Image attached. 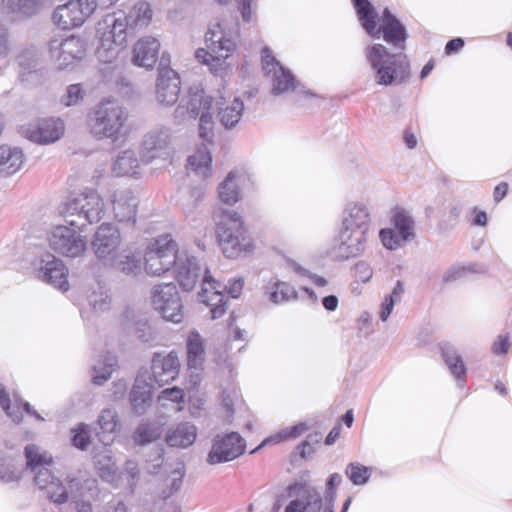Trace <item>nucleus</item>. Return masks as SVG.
Listing matches in <instances>:
<instances>
[{
    "label": "nucleus",
    "instance_id": "f257e3e1",
    "mask_svg": "<svg viewBox=\"0 0 512 512\" xmlns=\"http://www.w3.org/2000/svg\"><path fill=\"white\" fill-rule=\"evenodd\" d=\"M27 466L35 473L34 481L38 488L45 493V496L56 504H64L68 499L77 501L82 497L81 481L77 478L68 480L64 485L46 467L52 461L46 453H41L34 444L25 447Z\"/></svg>",
    "mask_w": 512,
    "mask_h": 512
},
{
    "label": "nucleus",
    "instance_id": "f03ea898",
    "mask_svg": "<svg viewBox=\"0 0 512 512\" xmlns=\"http://www.w3.org/2000/svg\"><path fill=\"white\" fill-rule=\"evenodd\" d=\"M370 222V211L365 204L350 202L345 206L338 236L339 244L335 247L338 259L356 257L364 251Z\"/></svg>",
    "mask_w": 512,
    "mask_h": 512
},
{
    "label": "nucleus",
    "instance_id": "7ed1b4c3",
    "mask_svg": "<svg viewBox=\"0 0 512 512\" xmlns=\"http://www.w3.org/2000/svg\"><path fill=\"white\" fill-rule=\"evenodd\" d=\"M60 213L69 226L82 230L102 219L104 203L95 190L85 189L82 192L71 194Z\"/></svg>",
    "mask_w": 512,
    "mask_h": 512
},
{
    "label": "nucleus",
    "instance_id": "20e7f679",
    "mask_svg": "<svg viewBox=\"0 0 512 512\" xmlns=\"http://www.w3.org/2000/svg\"><path fill=\"white\" fill-rule=\"evenodd\" d=\"M366 58L375 70L378 85L403 83L410 76V65L405 55L391 54L382 44L367 47Z\"/></svg>",
    "mask_w": 512,
    "mask_h": 512
},
{
    "label": "nucleus",
    "instance_id": "39448f33",
    "mask_svg": "<svg viewBox=\"0 0 512 512\" xmlns=\"http://www.w3.org/2000/svg\"><path fill=\"white\" fill-rule=\"evenodd\" d=\"M216 232L219 244L227 258H237L252 247V241L244 223L234 211L223 212Z\"/></svg>",
    "mask_w": 512,
    "mask_h": 512
},
{
    "label": "nucleus",
    "instance_id": "423d86ee",
    "mask_svg": "<svg viewBox=\"0 0 512 512\" xmlns=\"http://www.w3.org/2000/svg\"><path fill=\"white\" fill-rule=\"evenodd\" d=\"M128 117V111L117 101H102L95 107L91 117V133L98 139L110 138L116 141L123 134Z\"/></svg>",
    "mask_w": 512,
    "mask_h": 512
},
{
    "label": "nucleus",
    "instance_id": "0eeeda50",
    "mask_svg": "<svg viewBox=\"0 0 512 512\" xmlns=\"http://www.w3.org/2000/svg\"><path fill=\"white\" fill-rule=\"evenodd\" d=\"M177 243L171 235H161L146 249L144 268L147 274L159 276L169 271L177 259Z\"/></svg>",
    "mask_w": 512,
    "mask_h": 512
},
{
    "label": "nucleus",
    "instance_id": "6e6552de",
    "mask_svg": "<svg viewBox=\"0 0 512 512\" xmlns=\"http://www.w3.org/2000/svg\"><path fill=\"white\" fill-rule=\"evenodd\" d=\"M284 498L292 500L284 512H323L325 498L311 484L295 481L286 487Z\"/></svg>",
    "mask_w": 512,
    "mask_h": 512
},
{
    "label": "nucleus",
    "instance_id": "1a4fd4ad",
    "mask_svg": "<svg viewBox=\"0 0 512 512\" xmlns=\"http://www.w3.org/2000/svg\"><path fill=\"white\" fill-rule=\"evenodd\" d=\"M97 8L102 9L99 0H70L54 10L52 20L59 28L69 30L81 26Z\"/></svg>",
    "mask_w": 512,
    "mask_h": 512
},
{
    "label": "nucleus",
    "instance_id": "9d476101",
    "mask_svg": "<svg viewBox=\"0 0 512 512\" xmlns=\"http://www.w3.org/2000/svg\"><path fill=\"white\" fill-rule=\"evenodd\" d=\"M152 304L163 319L173 323H180L182 321L183 305L174 283H164L154 286Z\"/></svg>",
    "mask_w": 512,
    "mask_h": 512
},
{
    "label": "nucleus",
    "instance_id": "9b49d317",
    "mask_svg": "<svg viewBox=\"0 0 512 512\" xmlns=\"http://www.w3.org/2000/svg\"><path fill=\"white\" fill-rule=\"evenodd\" d=\"M245 448L246 442L237 432L216 435L206 461L210 465L229 462L241 456Z\"/></svg>",
    "mask_w": 512,
    "mask_h": 512
},
{
    "label": "nucleus",
    "instance_id": "f8f14e48",
    "mask_svg": "<svg viewBox=\"0 0 512 512\" xmlns=\"http://www.w3.org/2000/svg\"><path fill=\"white\" fill-rule=\"evenodd\" d=\"M77 228L59 225L53 229L49 236V246L57 253L67 257H78L86 250V239L77 231Z\"/></svg>",
    "mask_w": 512,
    "mask_h": 512
},
{
    "label": "nucleus",
    "instance_id": "ddd939ff",
    "mask_svg": "<svg viewBox=\"0 0 512 512\" xmlns=\"http://www.w3.org/2000/svg\"><path fill=\"white\" fill-rule=\"evenodd\" d=\"M171 130L165 126H157L149 130L141 144V157L146 163L157 158H166L170 153Z\"/></svg>",
    "mask_w": 512,
    "mask_h": 512
},
{
    "label": "nucleus",
    "instance_id": "4468645a",
    "mask_svg": "<svg viewBox=\"0 0 512 512\" xmlns=\"http://www.w3.org/2000/svg\"><path fill=\"white\" fill-rule=\"evenodd\" d=\"M85 52V42L75 36L49 41L50 56L60 69L68 67L75 60L82 59Z\"/></svg>",
    "mask_w": 512,
    "mask_h": 512
},
{
    "label": "nucleus",
    "instance_id": "2eb2a0df",
    "mask_svg": "<svg viewBox=\"0 0 512 512\" xmlns=\"http://www.w3.org/2000/svg\"><path fill=\"white\" fill-rule=\"evenodd\" d=\"M181 80L178 73L172 68L160 63L156 81V100L166 107L173 106L179 99Z\"/></svg>",
    "mask_w": 512,
    "mask_h": 512
},
{
    "label": "nucleus",
    "instance_id": "dca6fc26",
    "mask_svg": "<svg viewBox=\"0 0 512 512\" xmlns=\"http://www.w3.org/2000/svg\"><path fill=\"white\" fill-rule=\"evenodd\" d=\"M212 106V97L205 94L198 87L190 88L188 95L184 97L173 112L174 120L180 123L186 119L195 120L203 111H208Z\"/></svg>",
    "mask_w": 512,
    "mask_h": 512
},
{
    "label": "nucleus",
    "instance_id": "f3484780",
    "mask_svg": "<svg viewBox=\"0 0 512 512\" xmlns=\"http://www.w3.org/2000/svg\"><path fill=\"white\" fill-rule=\"evenodd\" d=\"M120 243L121 235L119 230L110 223H103L95 232L91 247L96 257L106 265L116 254L115 252Z\"/></svg>",
    "mask_w": 512,
    "mask_h": 512
},
{
    "label": "nucleus",
    "instance_id": "a211bd4d",
    "mask_svg": "<svg viewBox=\"0 0 512 512\" xmlns=\"http://www.w3.org/2000/svg\"><path fill=\"white\" fill-rule=\"evenodd\" d=\"M37 277L62 291H67L69 288L68 269L61 259L50 253L41 256L37 267Z\"/></svg>",
    "mask_w": 512,
    "mask_h": 512
},
{
    "label": "nucleus",
    "instance_id": "6ab92c4d",
    "mask_svg": "<svg viewBox=\"0 0 512 512\" xmlns=\"http://www.w3.org/2000/svg\"><path fill=\"white\" fill-rule=\"evenodd\" d=\"M180 362L175 352L155 353L151 360L152 378L159 387L174 381L179 375Z\"/></svg>",
    "mask_w": 512,
    "mask_h": 512
},
{
    "label": "nucleus",
    "instance_id": "aec40b11",
    "mask_svg": "<svg viewBox=\"0 0 512 512\" xmlns=\"http://www.w3.org/2000/svg\"><path fill=\"white\" fill-rule=\"evenodd\" d=\"M176 279L184 291H191L201 276V267L196 257L186 252L177 253L173 264Z\"/></svg>",
    "mask_w": 512,
    "mask_h": 512
},
{
    "label": "nucleus",
    "instance_id": "412c9836",
    "mask_svg": "<svg viewBox=\"0 0 512 512\" xmlns=\"http://www.w3.org/2000/svg\"><path fill=\"white\" fill-rule=\"evenodd\" d=\"M203 285H209L213 290L211 296H207L208 289L203 287L201 292L199 293L200 301L205 303L207 306H210V313L212 319H217L223 316L226 312V304L227 301L225 299V295L222 293L221 289H226V286L222 285L220 282L216 281L210 274L207 269H205L203 278Z\"/></svg>",
    "mask_w": 512,
    "mask_h": 512
},
{
    "label": "nucleus",
    "instance_id": "4be33fe9",
    "mask_svg": "<svg viewBox=\"0 0 512 512\" xmlns=\"http://www.w3.org/2000/svg\"><path fill=\"white\" fill-rule=\"evenodd\" d=\"M64 132V124L61 119H42L35 126H29L24 130L25 136L36 143L48 144L57 141Z\"/></svg>",
    "mask_w": 512,
    "mask_h": 512
},
{
    "label": "nucleus",
    "instance_id": "5701e85b",
    "mask_svg": "<svg viewBox=\"0 0 512 512\" xmlns=\"http://www.w3.org/2000/svg\"><path fill=\"white\" fill-rule=\"evenodd\" d=\"M152 384L147 381V371L140 372L130 391V403L133 412L137 415L145 413L151 405Z\"/></svg>",
    "mask_w": 512,
    "mask_h": 512
},
{
    "label": "nucleus",
    "instance_id": "b1692460",
    "mask_svg": "<svg viewBox=\"0 0 512 512\" xmlns=\"http://www.w3.org/2000/svg\"><path fill=\"white\" fill-rule=\"evenodd\" d=\"M139 200L131 190L117 191L114 194L113 211L119 222L134 224Z\"/></svg>",
    "mask_w": 512,
    "mask_h": 512
},
{
    "label": "nucleus",
    "instance_id": "393cba45",
    "mask_svg": "<svg viewBox=\"0 0 512 512\" xmlns=\"http://www.w3.org/2000/svg\"><path fill=\"white\" fill-rule=\"evenodd\" d=\"M160 43L156 38L145 37L134 46L132 61L135 65L151 68L156 63Z\"/></svg>",
    "mask_w": 512,
    "mask_h": 512
},
{
    "label": "nucleus",
    "instance_id": "a878e982",
    "mask_svg": "<svg viewBox=\"0 0 512 512\" xmlns=\"http://www.w3.org/2000/svg\"><path fill=\"white\" fill-rule=\"evenodd\" d=\"M107 264L126 275L136 276L141 271L142 253L130 248L116 253Z\"/></svg>",
    "mask_w": 512,
    "mask_h": 512
},
{
    "label": "nucleus",
    "instance_id": "bb28decb",
    "mask_svg": "<svg viewBox=\"0 0 512 512\" xmlns=\"http://www.w3.org/2000/svg\"><path fill=\"white\" fill-rule=\"evenodd\" d=\"M383 24L378 30L383 33V38L387 43H391L398 46L400 43H404L407 39V32L405 26L399 21V19L393 15L388 8L383 10L382 15Z\"/></svg>",
    "mask_w": 512,
    "mask_h": 512
},
{
    "label": "nucleus",
    "instance_id": "cd10ccee",
    "mask_svg": "<svg viewBox=\"0 0 512 512\" xmlns=\"http://www.w3.org/2000/svg\"><path fill=\"white\" fill-rule=\"evenodd\" d=\"M390 221L404 242L415 238V220L408 210L396 206L391 210Z\"/></svg>",
    "mask_w": 512,
    "mask_h": 512
},
{
    "label": "nucleus",
    "instance_id": "c85d7f7f",
    "mask_svg": "<svg viewBox=\"0 0 512 512\" xmlns=\"http://www.w3.org/2000/svg\"><path fill=\"white\" fill-rule=\"evenodd\" d=\"M105 23L111 25V29L108 33L104 34L103 38H109L110 41L118 45L124 46L128 34H132L135 31L133 24H131L129 18L124 14L119 17L108 15L105 19Z\"/></svg>",
    "mask_w": 512,
    "mask_h": 512
},
{
    "label": "nucleus",
    "instance_id": "c756f323",
    "mask_svg": "<svg viewBox=\"0 0 512 512\" xmlns=\"http://www.w3.org/2000/svg\"><path fill=\"white\" fill-rule=\"evenodd\" d=\"M196 436V426L190 422H182L168 431L166 442L171 447L186 448L194 443Z\"/></svg>",
    "mask_w": 512,
    "mask_h": 512
},
{
    "label": "nucleus",
    "instance_id": "7c9ffc66",
    "mask_svg": "<svg viewBox=\"0 0 512 512\" xmlns=\"http://www.w3.org/2000/svg\"><path fill=\"white\" fill-rule=\"evenodd\" d=\"M23 164V153L19 148L0 146V174L5 176L16 173Z\"/></svg>",
    "mask_w": 512,
    "mask_h": 512
},
{
    "label": "nucleus",
    "instance_id": "2f4dec72",
    "mask_svg": "<svg viewBox=\"0 0 512 512\" xmlns=\"http://www.w3.org/2000/svg\"><path fill=\"white\" fill-rule=\"evenodd\" d=\"M440 349L442 358L451 374L455 376L457 381L464 379L466 377V367L457 349L449 343H442Z\"/></svg>",
    "mask_w": 512,
    "mask_h": 512
},
{
    "label": "nucleus",
    "instance_id": "473e14b6",
    "mask_svg": "<svg viewBox=\"0 0 512 512\" xmlns=\"http://www.w3.org/2000/svg\"><path fill=\"white\" fill-rule=\"evenodd\" d=\"M205 360V348L201 335L192 331L187 339V365L189 368H201Z\"/></svg>",
    "mask_w": 512,
    "mask_h": 512
},
{
    "label": "nucleus",
    "instance_id": "72a5a7b5",
    "mask_svg": "<svg viewBox=\"0 0 512 512\" xmlns=\"http://www.w3.org/2000/svg\"><path fill=\"white\" fill-rule=\"evenodd\" d=\"M139 167V160L135 151L125 150L117 156L112 171L116 176H134L138 174Z\"/></svg>",
    "mask_w": 512,
    "mask_h": 512
},
{
    "label": "nucleus",
    "instance_id": "f704fd0d",
    "mask_svg": "<svg viewBox=\"0 0 512 512\" xmlns=\"http://www.w3.org/2000/svg\"><path fill=\"white\" fill-rule=\"evenodd\" d=\"M243 110V101L235 98L230 104L219 108L217 115L219 122L226 129H232L240 121Z\"/></svg>",
    "mask_w": 512,
    "mask_h": 512
},
{
    "label": "nucleus",
    "instance_id": "c9c22d12",
    "mask_svg": "<svg viewBox=\"0 0 512 512\" xmlns=\"http://www.w3.org/2000/svg\"><path fill=\"white\" fill-rule=\"evenodd\" d=\"M359 21L367 33L372 34L376 28L377 12L369 0H352Z\"/></svg>",
    "mask_w": 512,
    "mask_h": 512
},
{
    "label": "nucleus",
    "instance_id": "e433bc0d",
    "mask_svg": "<svg viewBox=\"0 0 512 512\" xmlns=\"http://www.w3.org/2000/svg\"><path fill=\"white\" fill-rule=\"evenodd\" d=\"M116 417V412L109 408L102 410L98 417L99 431L97 432V436L99 441L104 445H108L113 440L111 434L115 431L117 426Z\"/></svg>",
    "mask_w": 512,
    "mask_h": 512
},
{
    "label": "nucleus",
    "instance_id": "4c0bfd02",
    "mask_svg": "<svg viewBox=\"0 0 512 512\" xmlns=\"http://www.w3.org/2000/svg\"><path fill=\"white\" fill-rule=\"evenodd\" d=\"M211 163V154L205 146L188 157V167L204 179L211 175Z\"/></svg>",
    "mask_w": 512,
    "mask_h": 512
},
{
    "label": "nucleus",
    "instance_id": "58836bf2",
    "mask_svg": "<svg viewBox=\"0 0 512 512\" xmlns=\"http://www.w3.org/2000/svg\"><path fill=\"white\" fill-rule=\"evenodd\" d=\"M271 73L273 74L272 94L280 95L295 89L294 75L290 70L283 66H279L278 69L273 70Z\"/></svg>",
    "mask_w": 512,
    "mask_h": 512
},
{
    "label": "nucleus",
    "instance_id": "ea45409f",
    "mask_svg": "<svg viewBox=\"0 0 512 512\" xmlns=\"http://www.w3.org/2000/svg\"><path fill=\"white\" fill-rule=\"evenodd\" d=\"M116 365V357L111 353H107L102 361H98V363L93 366V383L96 385L105 383L111 377Z\"/></svg>",
    "mask_w": 512,
    "mask_h": 512
},
{
    "label": "nucleus",
    "instance_id": "a19ab883",
    "mask_svg": "<svg viewBox=\"0 0 512 512\" xmlns=\"http://www.w3.org/2000/svg\"><path fill=\"white\" fill-rule=\"evenodd\" d=\"M122 47V45L110 41L109 38H102L100 45L96 49V57L101 63L113 64V67H116Z\"/></svg>",
    "mask_w": 512,
    "mask_h": 512
},
{
    "label": "nucleus",
    "instance_id": "79ce46f5",
    "mask_svg": "<svg viewBox=\"0 0 512 512\" xmlns=\"http://www.w3.org/2000/svg\"><path fill=\"white\" fill-rule=\"evenodd\" d=\"M129 18L134 29L145 27L149 24L152 18V10L149 3L140 1L134 5L130 10L129 14L126 15Z\"/></svg>",
    "mask_w": 512,
    "mask_h": 512
},
{
    "label": "nucleus",
    "instance_id": "37998d69",
    "mask_svg": "<svg viewBox=\"0 0 512 512\" xmlns=\"http://www.w3.org/2000/svg\"><path fill=\"white\" fill-rule=\"evenodd\" d=\"M404 291V283L401 280H398L392 292L384 298V301L381 304L379 317L382 321H386L388 319L393 311L394 305L401 301Z\"/></svg>",
    "mask_w": 512,
    "mask_h": 512
},
{
    "label": "nucleus",
    "instance_id": "c03bdc74",
    "mask_svg": "<svg viewBox=\"0 0 512 512\" xmlns=\"http://www.w3.org/2000/svg\"><path fill=\"white\" fill-rule=\"evenodd\" d=\"M160 437L159 428L151 423L142 422L136 428L133 440L137 445H146Z\"/></svg>",
    "mask_w": 512,
    "mask_h": 512
},
{
    "label": "nucleus",
    "instance_id": "a18cd8bd",
    "mask_svg": "<svg viewBox=\"0 0 512 512\" xmlns=\"http://www.w3.org/2000/svg\"><path fill=\"white\" fill-rule=\"evenodd\" d=\"M219 197L221 201L232 205L239 199V191L234 182V174L230 172L219 186Z\"/></svg>",
    "mask_w": 512,
    "mask_h": 512
},
{
    "label": "nucleus",
    "instance_id": "49530a36",
    "mask_svg": "<svg viewBox=\"0 0 512 512\" xmlns=\"http://www.w3.org/2000/svg\"><path fill=\"white\" fill-rule=\"evenodd\" d=\"M342 482V477L338 473H333L326 481V491L324 494L325 507L323 512H334V504L336 500V487Z\"/></svg>",
    "mask_w": 512,
    "mask_h": 512
},
{
    "label": "nucleus",
    "instance_id": "de8ad7c7",
    "mask_svg": "<svg viewBox=\"0 0 512 512\" xmlns=\"http://www.w3.org/2000/svg\"><path fill=\"white\" fill-rule=\"evenodd\" d=\"M270 300L275 304H280L291 299L297 298V292L288 283L276 282L274 284V290L270 293Z\"/></svg>",
    "mask_w": 512,
    "mask_h": 512
},
{
    "label": "nucleus",
    "instance_id": "09e8293b",
    "mask_svg": "<svg viewBox=\"0 0 512 512\" xmlns=\"http://www.w3.org/2000/svg\"><path fill=\"white\" fill-rule=\"evenodd\" d=\"M128 330L143 343H150L155 339L153 329L144 318H140L129 325Z\"/></svg>",
    "mask_w": 512,
    "mask_h": 512
},
{
    "label": "nucleus",
    "instance_id": "8fccbe9b",
    "mask_svg": "<svg viewBox=\"0 0 512 512\" xmlns=\"http://www.w3.org/2000/svg\"><path fill=\"white\" fill-rule=\"evenodd\" d=\"M345 474L354 485H363L370 478L369 469L359 463H350Z\"/></svg>",
    "mask_w": 512,
    "mask_h": 512
},
{
    "label": "nucleus",
    "instance_id": "3c124183",
    "mask_svg": "<svg viewBox=\"0 0 512 512\" xmlns=\"http://www.w3.org/2000/svg\"><path fill=\"white\" fill-rule=\"evenodd\" d=\"M71 443L80 450H86L90 444L88 426L81 423L77 428L72 429Z\"/></svg>",
    "mask_w": 512,
    "mask_h": 512
},
{
    "label": "nucleus",
    "instance_id": "603ef678",
    "mask_svg": "<svg viewBox=\"0 0 512 512\" xmlns=\"http://www.w3.org/2000/svg\"><path fill=\"white\" fill-rule=\"evenodd\" d=\"M213 116L210 110L203 111L199 119V136L206 142H211L214 136L213 133Z\"/></svg>",
    "mask_w": 512,
    "mask_h": 512
},
{
    "label": "nucleus",
    "instance_id": "864d4df0",
    "mask_svg": "<svg viewBox=\"0 0 512 512\" xmlns=\"http://www.w3.org/2000/svg\"><path fill=\"white\" fill-rule=\"evenodd\" d=\"M382 244L389 250H396L404 242L399 234L392 228H384L379 232Z\"/></svg>",
    "mask_w": 512,
    "mask_h": 512
},
{
    "label": "nucleus",
    "instance_id": "5fc2aeb1",
    "mask_svg": "<svg viewBox=\"0 0 512 512\" xmlns=\"http://www.w3.org/2000/svg\"><path fill=\"white\" fill-rule=\"evenodd\" d=\"M84 97V91L80 84H71L67 87L66 93L61 97V103L66 106L78 104Z\"/></svg>",
    "mask_w": 512,
    "mask_h": 512
},
{
    "label": "nucleus",
    "instance_id": "6e6d98bb",
    "mask_svg": "<svg viewBox=\"0 0 512 512\" xmlns=\"http://www.w3.org/2000/svg\"><path fill=\"white\" fill-rule=\"evenodd\" d=\"M164 460V448L162 446H155L147 455L146 461L149 463L147 468L150 474H157Z\"/></svg>",
    "mask_w": 512,
    "mask_h": 512
},
{
    "label": "nucleus",
    "instance_id": "4d7b16f0",
    "mask_svg": "<svg viewBox=\"0 0 512 512\" xmlns=\"http://www.w3.org/2000/svg\"><path fill=\"white\" fill-rule=\"evenodd\" d=\"M322 439V433L315 431L307 435L306 439L297 446V450L301 458L305 459L307 455L314 452V446L317 445Z\"/></svg>",
    "mask_w": 512,
    "mask_h": 512
},
{
    "label": "nucleus",
    "instance_id": "13d9d810",
    "mask_svg": "<svg viewBox=\"0 0 512 512\" xmlns=\"http://www.w3.org/2000/svg\"><path fill=\"white\" fill-rule=\"evenodd\" d=\"M220 42H217L216 46L212 48V53L215 54L217 60L226 59L230 52L234 50L235 43L224 36H219Z\"/></svg>",
    "mask_w": 512,
    "mask_h": 512
},
{
    "label": "nucleus",
    "instance_id": "bf43d9fd",
    "mask_svg": "<svg viewBox=\"0 0 512 512\" xmlns=\"http://www.w3.org/2000/svg\"><path fill=\"white\" fill-rule=\"evenodd\" d=\"M89 304L95 311H106L110 305V299L106 293L102 291L97 293L93 291L88 297Z\"/></svg>",
    "mask_w": 512,
    "mask_h": 512
},
{
    "label": "nucleus",
    "instance_id": "052dcab7",
    "mask_svg": "<svg viewBox=\"0 0 512 512\" xmlns=\"http://www.w3.org/2000/svg\"><path fill=\"white\" fill-rule=\"evenodd\" d=\"M261 54L263 70L267 74H270L273 70L278 69L279 66H282L280 62L273 56L272 51L268 47H264Z\"/></svg>",
    "mask_w": 512,
    "mask_h": 512
},
{
    "label": "nucleus",
    "instance_id": "680f3d73",
    "mask_svg": "<svg viewBox=\"0 0 512 512\" xmlns=\"http://www.w3.org/2000/svg\"><path fill=\"white\" fill-rule=\"evenodd\" d=\"M0 405L9 417L16 423H19L22 419V415L11 411V400L8 393L0 385Z\"/></svg>",
    "mask_w": 512,
    "mask_h": 512
},
{
    "label": "nucleus",
    "instance_id": "e2e57ef3",
    "mask_svg": "<svg viewBox=\"0 0 512 512\" xmlns=\"http://www.w3.org/2000/svg\"><path fill=\"white\" fill-rule=\"evenodd\" d=\"M16 6L17 10L26 16L34 15L40 9L38 0H17Z\"/></svg>",
    "mask_w": 512,
    "mask_h": 512
},
{
    "label": "nucleus",
    "instance_id": "0e129e2a",
    "mask_svg": "<svg viewBox=\"0 0 512 512\" xmlns=\"http://www.w3.org/2000/svg\"><path fill=\"white\" fill-rule=\"evenodd\" d=\"M172 474L174 475V477L171 480L169 491L166 492L165 490H163L162 492V496L164 499L169 498L171 495L179 491L182 485L184 471L182 469L177 468L172 472Z\"/></svg>",
    "mask_w": 512,
    "mask_h": 512
},
{
    "label": "nucleus",
    "instance_id": "69168bd1",
    "mask_svg": "<svg viewBox=\"0 0 512 512\" xmlns=\"http://www.w3.org/2000/svg\"><path fill=\"white\" fill-rule=\"evenodd\" d=\"M124 470L130 478V487L136 486L140 476V470L138 468L137 462H135L134 460H127L124 465Z\"/></svg>",
    "mask_w": 512,
    "mask_h": 512
},
{
    "label": "nucleus",
    "instance_id": "338daca9",
    "mask_svg": "<svg viewBox=\"0 0 512 512\" xmlns=\"http://www.w3.org/2000/svg\"><path fill=\"white\" fill-rule=\"evenodd\" d=\"M159 399H167L175 403H179L184 399V392L178 387L167 388L163 390L159 396Z\"/></svg>",
    "mask_w": 512,
    "mask_h": 512
},
{
    "label": "nucleus",
    "instance_id": "774afa93",
    "mask_svg": "<svg viewBox=\"0 0 512 512\" xmlns=\"http://www.w3.org/2000/svg\"><path fill=\"white\" fill-rule=\"evenodd\" d=\"M466 274V267H450L447 269L442 277L445 284L451 283L462 278Z\"/></svg>",
    "mask_w": 512,
    "mask_h": 512
}]
</instances>
